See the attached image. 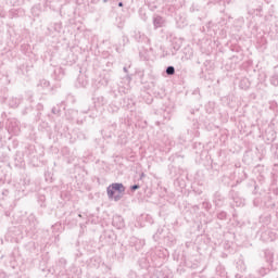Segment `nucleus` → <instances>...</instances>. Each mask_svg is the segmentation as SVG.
I'll return each mask as SVG.
<instances>
[{
    "mask_svg": "<svg viewBox=\"0 0 278 278\" xmlns=\"http://www.w3.org/2000/svg\"><path fill=\"white\" fill-rule=\"evenodd\" d=\"M113 225L114 227H116L117 229H123V227H125V220L123 219L122 216H115L113 218Z\"/></svg>",
    "mask_w": 278,
    "mask_h": 278,
    "instance_id": "obj_7",
    "label": "nucleus"
},
{
    "mask_svg": "<svg viewBox=\"0 0 278 278\" xmlns=\"http://www.w3.org/2000/svg\"><path fill=\"white\" fill-rule=\"evenodd\" d=\"M37 116H40V113H38Z\"/></svg>",
    "mask_w": 278,
    "mask_h": 278,
    "instance_id": "obj_32",
    "label": "nucleus"
},
{
    "mask_svg": "<svg viewBox=\"0 0 278 278\" xmlns=\"http://www.w3.org/2000/svg\"><path fill=\"white\" fill-rule=\"evenodd\" d=\"M165 73L166 75H175V66L173 65L167 66Z\"/></svg>",
    "mask_w": 278,
    "mask_h": 278,
    "instance_id": "obj_15",
    "label": "nucleus"
},
{
    "mask_svg": "<svg viewBox=\"0 0 278 278\" xmlns=\"http://www.w3.org/2000/svg\"><path fill=\"white\" fill-rule=\"evenodd\" d=\"M140 278H168L162 275V271L154 269L153 271H146Z\"/></svg>",
    "mask_w": 278,
    "mask_h": 278,
    "instance_id": "obj_5",
    "label": "nucleus"
},
{
    "mask_svg": "<svg viewBox=\"0 0 278 278\" xmlns=\"http://www.w3.org/2000/svg\"><path fill=\"white\" fill-rule=\"evenodd\" d=\"M9 105L10 108H18V105H21V99H17V98L10 99Z\"/></svg>",
    "mask_w": 278,
    "mask_h": 278,
    "instance_id": "obj_12",
    "label": "nucleus"
},
{
    "mask_svg": "<svg viewBox=\"0 0 278 278\" xmlns=\"http://www.w3.org/2000/svg\"><path fill=\"white\" fill-rule=\"evenodd\" d=\"M276 157H278V151L276 150Z\"/></svg>",
    "mask_w": 278,
    "mask_h": 278,
    "instance_id": "obj_29",
    "label": "nucleus"
},
{
    "mask_svg": "<svg viewBox=\"0 0 278 278\" xmlns=\"http://www.w3.org/2000/svg\"><path fill=\"white\" fill-rule=\"evenodd\" d=\"M42 108H43V106H42L41 103H38V104H37V110H38V111L42 110Z\"/></svg>",
    "mask_w": 278,
    "mask_h": 278,
    "instance_id": "obj_18",
    "label": "nucleus"
},
{
    "mask_svg": "<svg viewBox=\"0 0 278 278\" xmlns=\"http://www.w3.org/2000/svg\"><path fill=\"white\" fill-rule=\"evenodd\" d=\"M28 223H29V227H30L31 231H34V229H36V227H38V220L36 219V216H34V215L28 216Z\"/></svg>",
    "mask_w": 278,
    "mask_h": 278,
    "instance_id": "obj_10",
    "label": "nucleus"
},
{
    "mask_svg": "<svg viewBox=\"0 0 278 278\" xmlns=\"http://www.w3.org/2000/svg\"><path fill=\"white\" fill-rule=\"evenodd\" d=\"M8 131L9 134H13V136H18V134H21V127L18 126V122L14 119L9 122Z\"/></svg>",
    "mask_w": 278,
    "mask_h": 278,
    "instance_id": "obj_3",
    "label": "nucleus"
},
{
    "mask_svg": "<svg viewBox=\"0 0 278 278\" xmlns=\"http://www.w3.org/2000/svg\"><path fill=\"white\" fill-rule=\"evenodd\" d=\"M124 72L127 73V67H124Z\"/></svg>",
    "mask_w": 278,
    "mask_h": 278,
    "instance_id": "obj_27",
    "label": "nucleus"
},
{
    "mask_svg": "<svg viewBox=\"0 0 278 278\" xmlns=\"http://www.w3.org/2000/svg\"><path fill=\"white\" fill-rule=\"evenodd\" d=\"M103 3H108V0H103Z\"/></svg>",
    "mask_w": 278,
    "mask_h": 278,
    "instance_id": "obj_30",
    "label": "nucleus"
},
{
    "mask_svg": "<svg viewBox=\"0 0 278 278\" xmlns=\"http://www.w3.org/2000/svg\"><path fill=\"white\" fill-rule=\"evenodd\" d=\"M79 218H81V214H78Z\"/></svg>",
    "mask_w": 278,
    "mask_h": 278,
    "instance_id": "obj_31",
    "label": "nucleus"
},
{
    "mask_svg": "<svg viewBox=\"0 0 278 278\" xmlns=\"http://www.w3.org/2000/svg\"><path fill=\"white\" fill-rule=\"evenodd\" d=\"M134 38L136 42H144L146 45H151V39H149V37H147V35H144L140 30L134 31Z\"/></svg>",
    "mask_w": 278,
    "mask_h": 278,
    "instance_id": "obj_2",
    "label": "nucleus"
},
{
    "mask_svg": "<svg viewBox=\"0 0 278 278\" xmlns=\"http://www.w3.org/2000/svg\"><path fill=\"white\" fill-rule=\"evenodd\" d=\"M270 270H275V269H273L270 266L269 267H261L257 270V274L261 275V277H266V275H268V273H270Z\"/></svg>",
    "mask_w": 278,
    "mask_h": 278,
    "instance_id": "obj_11",
    "label": "nucleus"
},
{
    "mask_svg": "<svg viewBox=\"0 0 278 278\" xmlns=\"http://www.w3.org/2000/svg\"><path fill=\"white\" fill-rule=\"evenodd\" d=\"M54 73H62V68L54 71Z\"/></svg>",
    "mask_w": 278,
    "mask_h": 278,
    "instance_id": "obj_21",
    "label": "nucleus"
},
{
    "mask_svg": "<svg viewBox=\"0 0 278 278\" xmlns=\"http://www.w3.org/2000/svg\"><path fill=\"white\" fill-rule=\"evenodd\" d=\"M189 53H190V54H189V58H190V55H192V50H189Z\"/></svg>",
    "mask_w": 278,
    "mask_h": 278,
    "instance_id": "obj_24",
    "label": "nucleus"
},
{
    "mask_svg": "<svg viewBox=\"0 0 278 278\" xmlns=\"http://www.w3.org/2000/svg\"><path fill=\"white\" fill-rule=\"evenodd\" d=\"M142 177H144V173L141 174L140 179H142Z\"/></svg>",
    "mask_w": 278,
    "mask_h": 278,
    "instance_id": "obj_25",
    "label": "nucleus"
},
{
    "mask_svg": "<svg viewBox=\"0 0 278 278\" xmlns=\"http://www.w3.org/2000/svg\"><path fill=\"white\" fill-rule=\"evenodd\" d=\"M131 192H136V190H140V185H132L130 186Z\"/></svg>",
    "mask_w": 278,
    "mask_h": 278,
    "instance_id": "obj_16",
    "label": "nucleus"
},
{
    "mask_svg": "<svg viewBox=\"0 0 278 278\" xmlns=\"http://www.w3.org/2000/svg\"><path fill=\"white\" fill-rule=\"evenodd\" d=\"M217 218L218 220H227V212H224V211L219 212L217 214Z\"/></svg>",
    "mask_w": 278,
    "mask_h": 278,
    "instance_id": "obj_14",
    "label": "nucleus"
},
{
    "mask_svg": "<svg viewBox=\"0 0 278 278\" xmlns=\"http://www.w3.org/2000/svg\"><path fill=\"white\" fill-rule=\"evenodd\" d=\"M174 49H175L176 51H179L180 46H174Z\"/></svg>",
    "mask_w": 278,
    "mask_h": 278,
    "instance_id": "obj_19",
    "label": "nucleus"
},
{
    "mask_svg": "<svg viewBox=\"0 0 278 278\" xmlns=\"http://www.w3.org/2000/svg\"><path fill=\"white\" fill-rule=\"evenodd\" d=\"M270 84H271V86H278V73L274 74L270 77Z\"/></svg>",
    "mask_w": 278,
    "mask_h": 278,
    "instance_id": "obj_13",
    "label": "nucleus"
},
{
    "mask_svg": "<svg viewBox=\"0 0 278 278\" xmlns=\"http://www.w3.org/2000/svg\"><path fill=\"white\" fill-rule=\"evenodd\" d=\"M276 151H278V143H276Z\"/></svg>",
    "mask_w": 278,
    "mask_h": 278,
    "instance_id": "obj_28",
    "label": "nucleus"
},
{
    "mask_svg": "<svg viewBox=\"0 0 278 278\" xmlns=\"http://www.w3.org/2000/svg\"><path fill=\"white\" fill-rule=\"evenodd\" d=\"M153 25H154L155 29L162 27L164 25V17L160 16V15H155L153 17Z\"/></svg>",
    "mask_w": 278,
    "mask_h": 278,
    "instance_id": "obj_9",
    "label": "nucleus"
},
{
    "mask_svg": "<svg viewBox=\"0 0 278 278\" xmlns=\"http://www.w3.org/2000/svg\"><path fill=\"white\" fill-rule=\"evenodd\" d=\"M123 2H118V8H123Z\"/></svg>",
    "mask_w": 278,
    "mask_h": 278,
    "instance_id": "obj_23",
    "label": "nucleus"
},
{
    "mask_svg": "<svg viewBox=\"0 0 278 278\" xmlns=\"http://www.w3.org/2000/svg\"><path fill=\"white\" fill-rule=\"evenodd\" d=\"M99 0H92V3H97Z\"/></svg>",
    "mask_w": 278,
    "mask_h": 278,
    "instance_id": "obj_26",
    "label": "nucleus"
},
{
    "mask_svg": "<svg viewBox=\"0 0 278 278\" xmlns=\"http://www.w3.org/2000/svg\"><path fill=\"white\" fill-rule=\"evenodd\" d=\"M213 203L216 205V207H223L225 203V197H223L220 192L216 191L214 193Z\"/></svg>",
    "mask_w": 278,
    "mask_h": 278,
    "instance_id": "obj_4",
    "label": "nucleus"
},
{
    "mask_svg": "<svg viewBox=\"0 0 278 278\" xmlns=\"http://www.w3.org/2000/svg\"><path fill=\"white\" fill-rule=\"evenodd\" d=\"M207 205H210V203H207V202H204V203H203V206H204V207H207Z\"/></svg>",
    "mask_w": 278,
    "mask_h": 278,
    "instance_id": "obj_22",
    "label": "nucleus"
},
{
    "mask_svg": "<svg viewBox=\"0 0 278 278\" xmlns=\"http://www.w3.org/2000/svg\"><path fill=\"white\" fill-rule=\"evenodd\" d=\"M52 114H55L56 116H60V109L53 106L52 108Z\"/></svg>",
    "mask_w": 278,
    "mask_h": 278,
    "instance_id": "obj_17",
    "label": "nucleus"
},
{
    "mask_svg": "<svg viewBox=\"0 0 278 278\" xmlns=\"http://www.w3.org/2000/svg\"><path fill=\"white\" fill-rule=\"evenodd\" d=\"M96 108H103V105H108V100L103 96H99L94 99Z\"/></svg>",
    "mask_w": 278,
    "mask_h": 278,
    "instance_id": "obj_8",
    "label": "nucleus"
},
{
    "mask_svg": "<svg viewBox=\"0 0 278 278\" xmlns=\"http://www.w3.org/2000/svg\"><path fill=\"white\" fill-rule=\"evenodd\" d=\"M125 192V185L123 182H113L106 188V193L109 199H114V201H121Z\"/></svg>",
    "mask_w": 278,
    "mask_h": 278,
    "instance_id": "obj_1",
    "label": "nucleus"
},
{
    "mask_svg": "<svg viewBox=\"0 0 278 278\" xmlns=\"http://www.w3.org/2000/svg\"><path fill=\"white\" fill-rule=\"evenodd\" d=\"M265 262L269 264L271 270H275V267L273 266V263L275 262V254L270 250L265 251Z\"/></svg>",
    "mask_w": 278,
    "mask_h": 278,
    "instance_id": "obj_6",
    "label": "nucleus"
},
{
    "mask_svg": "<svg viewBox=\"0 0 278 278\" xmlns=\"http://www.w3.org/2000/svg\"><path fill=\"white\" fill-rule=\"evenodd\" d=\"M111 127L115 130L116 129V123L112 124Z\"/></svg>",
    "mask_w": 278,
    "mask_h": 278,
    "instance_id": "obj_20",
    "label": "nucleus"
}]
</instances>
